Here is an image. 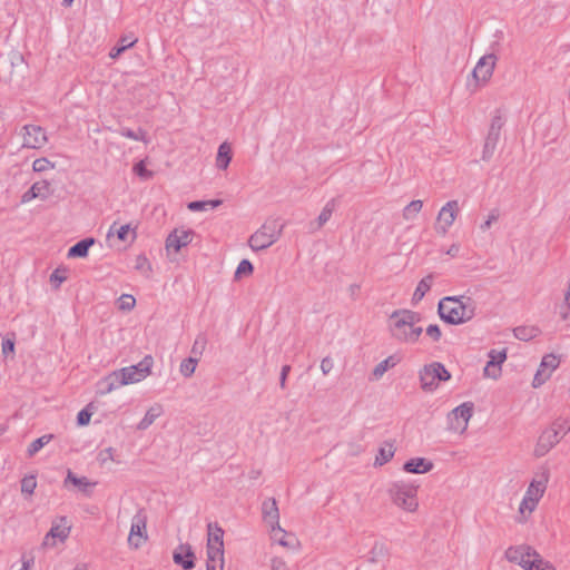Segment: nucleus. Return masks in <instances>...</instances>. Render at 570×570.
<instances>
[{"instance_id": "obj_58", "label": "nucleus", "mask_w": 570, "mask_h": 570, "mask_svg": "<svg viewBox=\"0 0 570 570\" xmlns=\"http://www.w3.org/2000/svg\"><path fill=\"white\" fill-rule=\"evenodd\" d=\"M333 368V361L330 357H324L321 361V370L323 374H328Z\"/></svg>"}, {"instance_id": "obj_24", "label": "nucleus", "mask_w": 570, "mask_h": 570, "mask_svg": "<svg viewBox=\"0 0 570 570\" xmlns=\"http://www.w3.org/2000/svg\"><path fill=\"white\" fill-rule=\"evenodd\" d=\"M505 124L503 112L501 109H497L494 115L492 116L491 124L489 127V131L487 138L498 140L500 139L501 129Z\"/></svg>"}, {"instance_id": "obj_9", "label": "nucleus", "mask_w": 570, "mask_h": 570, "mask_svg": "<svg viewBox=\"0 0 570 570\" xmlns=\"http://www.w3.org/2000/svg\"><path fill=\"white\" fill-rule=\"evenodd\" d=\"M153 364V356L146 355L138 364L120 368L127 385L146 379L150 374Z\"/></svg>"}, {"instance_id": "obj_32", "label": "nucleus", "mask_w": 570, "mask_h": 570, "mask_svg": "<svg viewBox=\"0 0 570 570\" xmlns=\"http://www.w3.org/2000/svg\"><path fill=\"white\" fill-rule=\"evenodd\" d=\"M394 445L392 442H386L382 448L379 450V454L375 458V464L376 465H383L387 463L393 456H394Z\"/></svg>"}, {"instance_id": "obj_19", "label": "nucleus", "mask_w": 570, "mask_h": 570, "mask_svg": "<svg viewBox=\"0 0 570 570\" xmlns=\"http://www.w3.org/2000/svg\"><path fill=\"white\" fill-rule=\"evenodd\" d=\"M262 514L264 521L269 524L271 531L283 532L284 530L279 525V511L274 498L266 499L262 504Z\"/></svg>"}, {"instance_id": "obj_23", "label": "nucleus", "mask_w": 570, "mask_h": 570, "mask_svg": "<svg viewBox=\"0 0 570 570\" xmlns=\"http://www.w3.org/2000/svg\"><path fill=\"white\" fill-rule=\"evenodd\" d=\"M433 469V463L424 458H414L406 461L403 470L409 473H426Z\"/></svg>"}, {"instance_id": "obj_35", "label": "nucleus", "mask_w": 570, "mask_h": 570, "mask_svg": "<svg viewBox=\"0 0 570 570\" xmlns=\"http://www.w3.org/2000/svg\"><path fill=\"white\" fill-rule=\"evenodd\" d=\"M423 202L420 199L412 200L409 205H406L403 209V218L405 220H412L415 216L422 210Z\"/></svg>"}, {"instance_id": "obj_20", "label": "nucleus", "mask_w": 570, "mask_h": 570, "mask_svg": "<svg viewBox=\"0 0 570 570\" xmlns=\"http://www.w3.org/2000/svg\"><path fill=\"white\" fill-rule=\"evenodd\" d=\"M173 559L184 570H191L195 567V553L188 543L179 544L174 551Z\"/></svg>"}, {"instance_id": "obj_17", "label": "nucleus", "mask_w": 570, "mask_h": 570, "mask_svg": "<svg viewBox=\"0 0 570 570\" xmlns=\"http://www.w3.org/2000/svg\"><path fill=\"white\" fill-rule=\"evenodd\" d=\"M23 130L22 146L26 148H41L48 140L45 129L36 125H26Z\"/></svg>"}, {"instance_id": "obj_30", "label": "nucleus", "mask_w": 570, "mask_h": 570, "mask_svg": "<svg viewBox=\"0 0 570 570\" xmlns=\"http://www.w3.org/2000/svg\"><path fill=\"white\" fill-rule=\"evenodd\" d=\"M397 363L399 358H396L394 355H391L381 361L372 371V380H380L389 368L394 367Z\"/></svg>"}, {"instance_id": "obj_59", "label": "nucleus", "mask_w": 570, "mask_h": 570, "mask_svg": "<svg viewBox=\"0 0 570 570\" xmlns=\"http://www.w3.org/2000/svg\"><path fill=\"white\" fill-rule=\"evenodd\" d=\"M291 371V366L289 365H284L282 367V371H281V376H279V385L282 389H285L286 386V379H287V375Z\"/></svg>"}, {"instance_id": "obj_61", "label": "nucleus", "mask_w": 570, "mask_h": 570, "mask_svg": "<svg viewBox=\"0 0 570 570\" xmlns=\"http://www.w3.org/2000/svg\"><path fill=\"white\" fill-rule=\"evenodd\" d=\"M498 214L491 213L488 217V219L481 225L482 230H487L491 227L492 223L498 219Z\"/></svg>"}, {"instance_id": "obj_50", "label": "nucleus", "mask_w": 570, "mask_h": 570, "mask_svg": "<svg viewBox=\"0 0 570 570\" xmlns=\"http://www.w3.org/2000/svg\"><path fill=\"white\" fill-rule=\"evenodd\" d=\"M14 353V334H11V337H6L2 340V354L8 356L9 354Z\"/></svg>"}, {"instance_id": "obj_46", "label": "nucleus", "mask_w": 570, "mask_h": 570, "mask_svg": "<svg viewBox=\"0 0 570 570\" xmlns=\"http://www.w3.org/2000/svg\"><path fill=\"white\" fill-rule=\"evenodd\" d=\"M55 168V164L47 158H37L32 164V169L37 173H43Z\"/></svg>"}, {"instance_id": "obj_49", "label": "nucleus", "mask_w": 570, "mask_h": 570, "mask_svg": "<svg viewBox=\"0 0 570 570\" xmlns=\"http://www.w3.org/2000/svg\"><path fill=\"white\" fill-rule=\"evenodd\" d=\"M207 338L205 335H198L193 344L191 353L202 354L206 347Z\"/></svg>"}, {"instance_id": "obj_63", "label": "nucleus", "mask_w": 570, "mask_h": 570, "mask_svg": "<svg viewBox=\"0 0 570 570\" xmlns=\"http://www.w3.org/2000/svg\"><path fill=\"white\" fill-rule=\"evenodd\" d=\"M460 253V245L459 244H452L450 248L446 250V254L451 257H456Z\"/></svg>"}, {"instance_id": "obj_2", "label": "nucleus", "mask_w": 570, "mask_h": 570, "mask_svg": "<svg viewBox=\"0 0 570 570\" xmlns=\"http://www.w3.org/2000/svg\"><path fill=\"white\" fill-rule=\"evenodd\" d=\"M476 303L469 296H446L438 305V313L445 323L459 325L475 316Z\"/></svg>"}, {"instance_id": "obj_37", "label": "nucleus", "mask_w": 570, "mask_h": 570, "mask_svg": "<svg viewBox=\"0 0 570 570\" xmlns=\"http://www.w3.org/2000/svg\"><path fill=\"white\" fill-rule=\"evenodd\" d=\"M71 482L73 485L78 487L81 491L87 492L88 488H91L96 483L89 482L86 476H76L71 471H68L65 483Z\"/></svg>"}, {"instance_id": "obj_33", "label": "nucleus", "mask_w": 570, "mask_h": 570, "mask_svg": "<svg viewBox=\"0 0 570 570\" xmlns=\"http://www.w3.org/2000/svg\"><path fill=\"white\" fill-rule=\"evenodd\" d=\"M136 42H137V38H134L131 36L122 37L119 40L118 45L110 50L109 57L112 59L117 58L118 56H120V53H122L126 49L132 47Z\"/></svg>"}, {"instance_id": "obj_25", "label": "nucleus", "mask_w": 570, "mask_h": 570, "mask_svg": "<svg viewBox=\"0 0 570 570\" xmlns=\"http://www.w3.org/2000/svg\"><path fill=\"white\" fill-rule=\"evenodd\" d=\"M164 413L163 406L160 404H155L149 407L141 419V421L137 424V429L140 431L147 430L155 421Z\"/></svg>"}, {"instance_id": "obj_4", "label": "nucleus", "mask_w": 570, "mask_h": 570, "mask_svg": "<svg viewBox=\"0 0 570 570\" xmlns=\"http://www.w3.org/2000/svg\"><path fill=\"white\" fill-rule=\"evenodd\" d=\"M417 489L414 482L397 480L389 484L386 493L395 507L413 513L419 508Z\"/></svg>"}, {"instance_id": "obj_44", "label": "nucleus", "mask_w": 570, "mask_h": 570, "mask_svg": "<svg viewBox=\"0 0 570 570\" xmlns=\"http://www.w3.org/2000/svg\"><path fill=\"white\" fill-rule=\"evenodd\" d=\"M498 140L490 139L485 137L483 150H482V159L484 161H488L491 159V157L494 154V150L497 148Z\"/></svg>"}, {"instance_id": "obj_45", "label": "nucleus", "mask_w": 570, "mask_h": 570, "mask_svg": "<svg viewBox=\"0 0 570 570\" xmlns=\"http://www.w3.org/2000/svg\"><path fill=\"white\" fill-rule=\"evenodd\" d=\"M37 487L36 476L29 475L21 480V492L26 494H32Z\"/></svg>"}, {"instance_id": "obj_57", "label": "nucleus", "mask_w": 570, "mask_h": 570, "mask_svg": "<svg viewBox=\"0 0 570 570\" xmlns=\"http://www.w3.org/2000/svg\"><path fill=\"white\" fill-rule=\"evenodd\" d=\"M130 232V225H122L120 226L117 230H116V234H117V237L118 239L125 242L127 240V237H128V234Z\"/></svg>"}, {"instance_id": "obj_8", "label": "nucleus", "mask_w": 570, "mask_h": 570, "mask_svg": "<svg viewBox=\"0 0 570 570\" xmlns=\"http://www.w3.org/2000/svg\"><path fill=\"white\" fill-rule=\"evenodd\" d=\"M460 213V205H459V202L458 200H449L448 203H445L438 216H436V223H435V226H434V229L435 232L439 234V235H446V233L449 232V228L454 224L458 215Z\"/></svg>"}, {"instance_id": "obj_1", "label": "nucleus", "mask_w": 570, "mask_h": 570, "mask_svg": "<svg viewBox=\"0 0 570 570\" xmlns=\"http://www.w3.org/2000/svg\"><path fill=\"white\" fill-rule=\"evenodd\" d=\"M421 316L410 309L394 311L390 316L391 336L402 344H414L422 335L423 328L419 325Z\"/></svg>"}, {"instance_id": "obj_62", "label": "nucleus", "mask_w": 570, "mask_h": 570, "mask_svg": "<svg viewBox=\"0 0 570 570\" xmlns=\"http://www.w3.org/2000/svg\"><path fill=\"white\" fill-rule=\"evenodd\" d=\"M224 562H206L207 570H224Z\"/></svg>"}, {"instance_id": "obj_26", "label": "nucleus", "mask_w": 570, "mask_h": 570, "mask_svg": "<svg viewBox=\"0 0 570 570\" xmlns=\"http://www.w3.org/2000/svg\"><path fill=\"white\" fill-rule=\"evenodd\" d=\"M208 539L207 547H223L224 548V530L217 523H208Z\"/></svg>"}, {"instance_id": "obj_14", "label": "nucleus", "mask_w": 570, "mask_h": 570, "mask_svg": "<svg viewBox=\"0 0 570 570\" xmlns=\"http://www.w3.org/2000/svg\"><path fill=\"white\" fill-rule=\"evenodd\" d=\"M71 527L68 524L66 517H60L57 521L52 522V525L48 533L43 538V547H55L56 539L63 542L70 533Z\"/></svg>"}, {"instance_id": "obj_56", "label": "nucleus", "mask_w": 570, "mask_h": 570, "mask_svg": "<svg viewBox=\"0 0 570 570\" xmlns=\"http://www.w3.org/2000/svg\"><path fill=\"white\" fill-rule=\"evenodd\" d=\"M271 570H289V567L283 559L273 558L271 562Z\"/></svg>"}, {"instance_id": "obj_15", "label": "nucleus", "mask_w": 570, "mask_h": 570, "mask_svg": "<svg viewBox=\"0 0 570 570\" xmlns=\"http://www.w3.org/2000/svg\"><path fill=\"white\" fill-rule=\"evenodd\" d=\"M560 435L558 432L548 426L544 429L538 438L537 444L533 450V455L535 458H542L548 454L559 442Z\"/></svg>"}, {"instance_id": "obj_16", "label": "nucleus", "mask_w": 570, "mask_h": 570, "mask_svg": "<svg viewBox=\"0 0 570 570\" xmlns=\"http://www.w3.org/2000/svg\"><path fill=\"white\" fill-rule=\"evenodd\" d=\"M194 230L185 228H175L166 238V249L178 253L183 247L191 243Z\"/></svg>"}, {"instance_id": "obj_48", "label": "nucleus", "mask_w": 570, "mask_h": 570, "mask_svg": "<svg viewBox=\"0 0 570 570\" xmlns=\"http://www.w3.org/2000/svg\"><path fill=\"white\" fill-rule=\"evenodd\" d=\"M253 264L248 259H243L235 272V277H239L242 275H250L253 273Z\"/></svg>"}, {"instance_id": "obj_13", "label": "nucleus", "mask_w": 570, "mask_h": 570, "mask_svg": "<svg viewBox=\"0 0 570 570\" xmlns=\"http://www.w3.org/2000/svg\"><path fill=\"white\" fill-rule=\"evenodd\" d=\"M472 414V403L466 402L456 406L449 415L451 429L454 431L464 432L468 428V423Z\"/></svg>"}, {"instance_id": "obj_54", "label": "nucleus", "mask_w": 570, "mask_h": 570, "mask_svg": "<svg viewBox=\"0 0 570 570\" xmlns=\"http://www.w3.org/2000/svg\"><path fill=\"white\" fill-rule=\"evenodd\" d=\"M91 419V412L87 409L81 410L77 415V423L80 426L87 425Z\"/></svg>"}, {"instance_id": "obj_29", "label": "nucleus", "mask_w": 570, "mask_h": 570, "mask_svg": "<svg viewBox=\"0 0 570 570\" xmlns=\"http://www.w3.org/2000/svg\"><path fill=\"white\" fill-rule=\"evenodd\" d=\"M94 238H85L73 246H71L68 250V257H86L88 255L89 248L94 245Z\"/></svg>"}, {"instance_id": "obj_60", "label": "nucleus", "mask_w": 570, "mask_h": 570, "mask_svg": "<svg viewBox=\"0 0 570 570\" xmlns=\"http://www.w3.org/2000/svg\"><path fill=\"white\" fill-rule=\"evenodd\" d=\"M560 316L563 321L570 318V302L564 299V304L561 307Z\"/></svg>"}, {"instance_id": "obj_7", "label": "nucleus", "mask_w": 570, "mask_h": 570, "mask_svg": "<svg viewBox=\"0 0 570 570\" xmlns=\"http://www.w3.org/2000/svg\"><path fill=\"white\" fill-rule=\"evenodd\" d=\"M421 387L424 391H434L440 382H445L451 379L450 372L440 362H433L423 366L419 373Z\"/></svg>"}, {"instance_id": "obj_22", "label": "nucleus", "mask_w": 570, "mask_h": 570, "mask_svg": "<svg viewBox=\"0 0 570 570\" xmlns=\"http://www.w3.org/2000/svg\"><path fill=\"white\" fill-rule=\"evenodd\" d=\"M127 385L125 377L121 375V370L111 372L109 375L104 377L100 383V392L102 394L110 393L111 391Z\"/></svg>"}, {"instance_id": "obj_40", "label": "nucleus", "mask_w": 570, "mask_h": 570, "mask_svg": "<svg viewBox=\"0 0 570 570\" xmlns=\"http://www.w3.org/2000/svg\"><path fill=\"white\" fill-rule=\"evenodd\" d=\"M118 134L122 137L137 140V141H145L146 140V131L142 128H138V130H131L129 128H120Z\"/></svg>"}, {"instance_id": "obj_11", "label": "nucleus", "mask_w": 570, "mask_h": 570, "mask_svg": "<svg viewBox=\"0 0 570 570\" xmlns=\"http://www.w3.org/2000/svg\"><path fill=\"white\" fill-rule=\"evenodd\" d=\"M560 357L556 354H547L542 357L541 363L534 374L532 386L534 389L543 385L559 367Z\"/></svg>"}, {"instance_id": "obj_6", "label": "nucleus", "mask_w": 570, "mask_h": 570, "mask_svg": "<svg viewBox=\"0 0 570 570\" xmlns=\"http://www.w3.org/2000/svg\"><path fill=\"white\" fill-rule=\"evenodd\" d=\"M282 225L277 220H267L248 239L249 247L255 250H263L277 242L282 234Z\"/></svg>"}, {"instance_id": "obj_3", "label": "nucleus", "mask_w": 570, "mask_h": 570, "mask_svg": "<svg viewBox=\"0 0 570 570\" xmlns=\"http://www.w3.org/2000/svg\"><path fill=\"white\" fill-rule=\"evenodd\" d=\"M549 479L550 472L546 468L535 473L520 502L518 515L515 518L518 523L523 524L530 519L532 512L537 509L540 500L546 493Z\"/></svg>"}, {"instance_id": "obj_27", "label": "nucleus", "mask_w": 570, "mask_h": 570, "mask_svg": "<svg viewBox=\"0 0 570 570\" xmlns=\"http://www.w3.org/2000/svg\"><path fill=\"white\" fill-rule=\"evenodd\" d=\"M232 160V147L228 142H223L218 147V153L216 157V166L218 169H227L229 163Z\"/></svg>"}, {"instance_id": "obj_53", "label": "nucleus", "mask_w": 570, "mask_h": 570, "mask_svg": "<svg viewBox=\"0 0 570 570\" xmlns=\"http://www.w3.org/2000/svg\"><path fill=\"white\" fill-rule=\"evenodd\" d=\"M426 335L430 336L434 342H439L442 333L436 324H431L426 327Z\"/></svg>"}, {"instance_id": "obj_52", "label": "nucleus", "mask_w": 570, "mask_h": 570, "mask_svg": "<svg viewBox=\"0 0 570 570\" xmlns=\"http://www.w3.org/2000/svg\"><path fill=\"white\" fill-rule=\"evenodd\" d=\"M98 461L102 465L106 464L109 461H115V459H114V449L112 448H106V449L101 450L98 453Z\"/></svg>"}, {"instance_id": "obj_28", "label": "nucleus", "mask_w": 570, "mask_h": 570, "mask_svg": "<svg viewBox=\"0 0 570 570\" xmlns=\"http://www.w3.org/2000/svg\"><path fill=\"white\" fill-rule=\"evenodd\" d=\"M433 279L434 275L429 274L419 282L412 297L413 304L419 303L424 297V295L431 289Z\"/></svg>"}, {"instance_id": "obj_36", "label": "nucleus", "mask_w": 570, "mask_h": 570, "mask_svg": "<svg viewBox=\"0 0 570 570\" xmlns=\"http://www.w3.org/2000/svg\"><path fill=\"white\" fill-rule=\"evenodd\" d=\"M135 269L142 276L149 278L151 276V264L145 255H138L135 261Z\"/></svg>"}, {"instance_id": "obj_42", "label": "nucleus", "mask_w": 570, "mask_h": 570, "mask_svg": "<svg viewBox=\"0 0 570 570\" xmlns=\"http://www.w3.org/2000/svg\"><path fill=\"white\" fill-rule=\"evenodd\" d=\"M196 366L197 358L188 357L180 363L179 372L183 376L190 377L195 373Z\"/></svg>"}, {"instance_id": "obj_38", "label": "nucleus", "mask_w": 570, "mask_h": 570, "mask_svg": "<svg viewBox=\"0 0 570 570\" xmlns=\"http://www.w3.org/2000/svg\"><path fill=\"white\" fill-rule=\"evenodd\" d=\"M52 434H45L38 439H36L33 442L30 443L28 446V455L33 456L37 452H39L46 444H48L52 440Z\"/></svg>"}, {"instance_id": "obj_51", "label": "nucleus", "mask_w": 570, "mask_h": 570, "mask_svg": "<svg viewBox=\"0 0 570 570\" xmlns=\"http://www.w3.org/2000/svg\"><path fill=\"white\" fill-rule=\"evenodd\" d=\"M134 171L136 175L144 179H149L153 177V171L148 170L144 164V161H139L134 166Z\"/></svg>"}, {"instance_id": "obj_55", "label": "nucleus", "mask_w": 570, "mask_h": 570, "mask_svg": "<svg viewBox=\"0 0 570 570\" xmlns=\"http://www.w3.org/2000/svg\"><path fill=\"white\" fill-rule=\"evenodd\" d=\"M187 207L191 212L207 210L208 209V203H205V200L190 202L187 205Z\"/></svg>"}, {"instance_id": "obj_34", "label": "nucleus", "mask_w": 570, "mask_h": 570, "mask_svg": "<svg viewBox=\"0 0 570 570\" xmlns=\"http://www.w3.org/2000/svg\"><path fill=\"white\" fill-rule=\"evenodd\" d=\"M335 209V200L331 199L322 209L321 214L317 217V225L314 229H320L323 225H325Z\"/></svg>"}, {"instance_id": "obj_18", "label": "nucleus", "mask_w": 570, "mask_h": 570, "mask_svg": "<svg viewBox=\"0 0 570 570\" xmlns=\"http://www.w3.org/2000/svg\"><path fill=\"white\" fill-rule=\"evenodd\" d=\"M489 361L483 368V375L497 380L501 375V364L507 360V350H491L488 353Z\"/></svg>"}, {"instance_id": "obj_5", "label": "nucleus", "mask_w": 570, "mask_h": 570, "mask_svg": "<svg viewBox=\"0 0 570 570\" xmlns=\"http://www.w3.org/2000/svg\"><path fill=\"white\" fill-rule=\"evenodd\" d=\"M508 561L521 566L524 570H553L543 562L540 556L529 546L510 547L505 551Z\"/></svg>"}, {"instance_id": "obj_47", "label": "nucleus", "mask_w": 570, "mask_h": 570, "mask_svg": "<svg viewBox=\"0 0 570 570\" xmlns=\"http://www.w3.org/2000/svg\"><path fill=\"white\" fill-rule=\"evenodd\" d=\"M136 299L132 295L124 294L119 298V308L124 311H130L135 307Z\"/></svg>"}, {"instance_id": "obj_12", "label": "nucleus", "mask_w": 570, "mask_h": 570, "mask_svg": "<svg viewBox=\"0 0 570 570\" xmlns=\"http://www.w3.org/2000/svg\"><path fill=\"white\" fill-rule=\"evenodd\" d=\"M495 63L497 56L494 53H488L481 57L472 71L475 81L485 85L493 75Z\"/></svg>"}, {"instance_id": "obj_21", "label": "nucleus", "mask_w": 570, "mask_h": 570, "mask_svg": "<svg viewBox=\"0 0 570 570\" xmlns=\"http://www.w3.org/2000/svg\"><path fill=\"white\" fill-rule=\"evenodd\" d=\"M51 195L50 184L47 180L36 181L22 196L21 203L26 204L35 198L42 200L47 199Z\"/></svg>"}, {"instance_id": "obj_64", "label": "nucleus", "mask_w": 570, "mask_h": 570, "mask_svg": "<svg viewBox=\"0 0 570 570\" xmlns=\"http://www.w3.org/2000/svg\"><path fill=\"white\" fill-rule=\"evenodd\" d=\"M276 532H277V531L273 532L274 539H275V540H277V542H278L281 546H283V547H288V546H289V543H288L287 541H285V539H284V537L286 535V532H285V531H284V533H283V532H281V533H282V538H279V539H277V538H276Z\"/></svg>"}, {"instance_id": "obj_31", "label": "nucleus", "mask_w": 570, "mask_h": 570, "mask_svg": "<svg viewBox=\"0 0 570 570\" xmlns=\"http://www.w3.org/2000/svg\"><path fill=\"white\" fill-rule=\"evenodd\" d=\"M540 331L535 326H518L513 330L515 338L520 341H530L539 335Z\"/></svg>"}, {"instance_id": "obj_10", "label": "nucleus", "mask_w": 570, "mask_h": 570, "mask_svg": "<svg viewBox=\"0 0 570 570\" xmlns=\"http://www.w3.org/2000/svg\"><path fill=\"white\" fill-rule=\"evenodd\" d=\"M147 517L140 510L138 511L131 520L130 532L128 537V543L130 547L138 549L140 548L147 540Z\"/></svg>"}, {"instance_id": "obj_39", "label": "nucleus", "mask_w": 570, "mask_h": 570, "mask_svg": "<svg viewBox=\"0 0 570 570\" xmlns=\"http://www.w3.org/2000/svg\"><path fill=\"white\" fill-rule=\"evenodd\" d=\"M68 278V268L60 266L57 267L50 275L51 285L58 289L60 285Z\"/></svg>"}, {"instance_id": "obj_43", "label": "nucleus", "mask_w": 570, "mask_h": 570, "mask_svg": "<svg viewBox=\"0 0 570 570\" xmlns=\"http://www.w3.org/2000/svg\"><path fill=\"white\" fill-rule=\"evenodd\" d=\"M206 562H224V548L213 546L207 547Z\"/></svg>"}, {"instance_id": "obj_41", "label": "nucleus", "mask_w": 570, "mask_h": 570, "mask_svg": "<svg viewBox=\"0 0 570 570\" xmlns=\"http://www.w3.org/2000/svg\"><path fill=\"white\" fill-rule=\"evenodd\" d=\"M551 429L554 430V432H558V435H560V440H562L563 436H566L570 432V423L567 419H557L550 424Z\"/></svg>"}]
</instances>
